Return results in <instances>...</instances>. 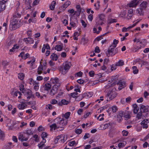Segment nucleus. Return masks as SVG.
<instances>
[{
  "label": "nucleus",
  "mask_w": 149,
  "mask_h": 149,
  "mask_svg": "<svg viewBox=\"0 0 149 149\" xmlns=\"http://www.w3.org/2000/svg\"><path fill=\"white\" fill-rule=\"evenodd\" d=\"M54 123L49 125L51 130H55L59 127H62L67 124V120L63 118L58 117L54 120Z\"/></svg>",
  "instance_id": "obj_1"
},
{
  "label": "nucleus",
  "mask_w": 149,
  "mask_h": 149,
  "mask_svg": "<svg viewBox=\"0 0 149 149\" xmlns=\"http://www.w3.org/2000/svg\"><path fill=\"white\" fill-rule=\"evenodd\" d=\"M21 14L18 12L15 13L13 15V18L10 20V23L9 25V28L10 30H15L19 26V24L18 23V18L21 17Z\"/></svg>",
  "instance_id": "obj_2"
},
{
  "label": "nucleus",
  "mask_w": 149,
  "mask_h": 149,
  "mask_svg": "<svg viewBox=\"0 0 149 149\" xmlns=\"http://www.w3.org/2000/svg\"><path fill=\"white\" fill-rule=\"evenodd\" d=\"M123 117L126 120L129 119L131 117L130 112L127 110L124 111H120L118 112L117 115V120L119 121H121Z\"/></svg>",
  "instance_id": "obj_3"
},
{
  "label": "nucleus",
  "mask_w": 149,
  "mask_h": 149,
  "mask_svg": "<svg viewBox=\"0 0 149 149\" xmlns=\"http://www.w3.org/2000/svg\"><path fill=\"white\" fill-rule=\"evenodd\" d=\"M71 65V63L70 62L66 61L64 62L63 65L60 68V71L63 74H65L70 68Z\"/></svg>",
  "instance_id": "obj_4"
},
{
  "label": "nucleus",
  "mask_w": 149,
  "mask_h": 149,
  "mask_svg": "<svg viewBox=\"0 0 149 149\" xmlns=\"http://www.w3.org/2000/svg\"><path fill=\"white\" fill-rule=\"evenodd\" d=\"M67 136L64 134H62L56 137L54 142L56 143L58 142L64 143L67 140Z\"/></svg>",
  "instance_id": "obj_5"
},
{
  "label": "nucleus",
  "mask_w": 149,
  "mask_h": 149,
  "mask_svg": "<svg viewBox=\"0 0 149 149\" xmlns=\"http://www.w3.org/2000/svg\"><path fill=\"white\" fill-rule=\"evenodd\" d=\"M47 67L46 65H40L38 69V73L40 74L41 73L45 74L47 73L46 69Z\"/></svg>",
  "instance_id": "obj_6"
},
{
  "label": "nucleus",
  "mask_w": 149,
  "mask_h": 149,
  "mask_svg": "<svg viewBox=\"0 0 149 149\" xmlns=\"http://www.w3.org/2000/svg\"><path fill=\"white\" fill-rule=\"evenodd\" d=\"M141 2V0H133L127 4L130 7H136Z\"/></svg>",
  "instance_id": "obj_7"
},
{
  "label": "nucleus",
  "mask_w": 149,
  "mask_h": 149,
  "mask_svg": "<svg viewBox=\"0 0 149 149\" xmlns=\"http://www.w3.org/2000/svg\"><path fill=\"white\" fill-rule=\"evenodd\" d=\"M107 99L106 100L105 103H107L109 100H111L114 98L116 96V94L114 92H108L107 94Z\"/></svg>",
  "instance_id": "obj_8"
},
{
  "label": "nucleus",
  "mask_w": 149,
  "mask_h": 149,
  "mask_svg": "<svg viewBox=\"0 0 149 149\" xmlns=\"http://www.w3.org/2000/svg\"><path fill=\"white\" fill-rule=\"evenodd\" d=\"M50 83L52 84H54L53 86H60V83L59 82V79L56 77L52 78L50 80Z\"/></svg>",
  "instance_id": "obj_9"
},
{
  "label": "nucleus",
  "mask_w": 149,
  "mask_h": 149,
  "mask_svg": "<svg viewBox=\"0 0 149 149\" xmlns=\"http://www.w3.org/2000/svg\"><path fill=\"white\" fill-rule=\"evenodd\" d=\"M114 48L111 46L110 48L108 49V52L110 55H113L118 52L117 49H115Z\"/></svg>",
  "instance_id": "obj_10"
},
{
  "label": "nucleus",
  "mask_w": 149,
  "mask_h": 149,
  "mask_svg": "<svg viewBox=\"0 0 149 149\" xmlns=\"http://www.w3.org/2000/svg\"><path fill=\"white\" fill-rule=\"evenodd\" d=\"M24 93L25 96L26 97L27 99H29L32 95L31 91L29 89H26L25 90Z\"/></svg>",
  "instance_id": "obj_11"
},
{
  "label": "nucleus",
  "mask_w": 149,
  "mask_h": 149,
  "mask_svg": "<svg viewBox=\"0 0 149 149\" xmlns=\"http://www.w3.org/2000/svg\"><path fill=\"white\" fill-rule=\"evenodd\" d=\"M63 47V45L60 42H58L57 44L55 47V50L58 51H60L62 49Z\"/></svg>",
  "instance_id": "obj_12"
},
{
  "label": "nucleus",
  "mask_w": 149,
  "mask_h": 149,
  "mask_svg": "<svg viewBox=\"0 0 149 149\" xmlns=\"http://www.w3.org/2000/svg\"><path fill=\"white\" fill-rule=\"evenodd\" d=\"M148 120L147 119H145L141 122V124L143 128L146 129L148 127Z\"/></svg>",
  "instance_id": "obj_13"
},
{
  "label": "nucleus",
  "mask_w": 149,
  "mask_h": 149,
  "mask_svg": "<svg viewBox=\"0 0 149 149\" xmlns=\"http://www.w3.org/2000/svg\"><path fill=\"white\" fill-rule=\"evenodd\" d=\"M35 62L36 59L34 57H33L30 61L27 62V64L29 65L32 68H33L35 67Z\"/></svg>",
  "instance_id": "obj_14"
},
{
  "label": "nucleus",
  "mask_w": 149,
  "mask_h": 149,
  "mask_svg": "<svg viewBox=\"0 0 149 149\" xmlns=\"http://www.w3.org/2000/svg\"><path fill=\"white\" fill-rule=\"evenodd\" d=\"M20 102L21 103L18 104L17 106V107L19 109L23 110L26 108L27 105L25 102H22L21 101H20Z\"/></svg>",
  "instance_id": "obj_15"
},
{
  "label": "nucleus",
  "mask_w": 149,
  "mask_h": 149,
  "mask_svg": "<svg viewBox=\"0 0 149 149\" xmlns=\"http://www.w3.org/2000/svg\"><path fill=\"white\" fill-rule=\"evenodd\" d=\"M71 4V2L69 1H67L65 2L63 5L61 6L60 8L62 11H64L66 8L68 7Z\"/></svg>",
  "instance_id": "obj_16"
},
{
  "label": "nucleus",
  "mask_w": 149,
  "mask_h": 149,
  "mask_svg": "<svg viewBox=\"0 0 149 149\" xmlns=\"http://www.w3.org/2000/svg\"><path fill=\"white\" fill-rule=\"evenodd\" d=\"M19 47V46L17 44L14 45L12 49L9 50V54H11L14 53L16 51V50L18 49Z\"/></svg>",
  "instance_id": "obj_17"
},
{
  "label": "nucleus",
  "mask_w": 149,
  "mask_h": 149,
  "mask_svg": "<svg viewBox=\"0 0 149 149\" xmlns=\"http://www.w3.org/2000/svg\"><path fill=\"white\" fill-rule=\"evenodd\" d=\"M59 87H57V86H53L50 91V94L52 95L55 94L57 92L58 88Z\"/></svg>",
  "instance_id": "obj_18"
},
{
  "label": "nucleus",
  "mask_w": 149,
  "mask_h": 149,
  "mask_svg": "<svg viewBox=\"0 0 149 149\" xmlns=\"http://www.w3.org/2000/svg\"><path fill=\"white\" fill-rule=\"evenodd\" d=\"M148 108L149 106L148 105L145 106L142 105L140 107V109L141 111H143L144 113H146L148 112L149 111Z\"/></svg>",
  "instance_id": "obj_19"
},
{
  "label": "nucleus",
  "mask_w": 149,
  "mask_h": 149,
  "mask_svg": "<svg viewBox=\"0 0 149 149\" xmlns=\"http://www.w3.org/2000/svg\"><path fill=\"white\" fill-rule=\"evenodd\" d=\"M133 14V9L131 8L129 9L128 10V14L126 18L127 19H130Z\"/></svg>",
  "instance_id": "obj_20"
},
{
  "label": "nucleus",
  "mask_w": 149,
  "mask_h": 149,
  "mask_svg": "<svg viewBox=\"0 0 149 149\" xmlns=\"http://www.w3.org/2000/svg\"><path fill=\"white\" fill-rule=\"evenodd\" d=\"M18 139L19 140L22 141H26L28 140V138L27 137H25L24 136V134L22 133H20L19 134Z\"/></svg>",
  "instance_id": "obj_21"
},
{
  "label": "nucleus",
  "mask_w": 149,
  "mask_h": 149,
  "mask_svg": "<svg viewBox=\"0 0 149 149\" xmlns=\"http://www.w3.org/2000/svg\"><path fill=\"white\" fill-rule=\"evenodd\" d=\"M118 89L120 90L125 87L126 86L125 83L124 81H119L118 83Z\"/></svg>",
  "instance_id": "obj_22"
},
{
  "label": "nucleus",
  "mask_w": 149,
  "mask_h": 149,
  "mask_svg": "<svg viewBox=\"0 0 149 149\" xmlns=\"http://www.w3.org/2000/svg\"><path fill=\"white\" fill-rule=\"evenodd\" d=\"M26 44H33L34 42V40L32 38H25L23 40Z\"/></svg>",
  "instance_id": "obj_23"
},
{
  "label": "nucleus",
  "mask_w": 149,
  "mask_h": 149,
  "mask_svg": "<svg viewBox=\"0 0 149 149\" xmlns=\"http://www.w3.org/2000/svg\"><path fill=\"white\" fill-rule=\"evenodd\" d=\"M19 56H20L22 58L25 59L29 56V54L28 53L24 54V52H22L20 53Z\"/></svg>",
  "instance_id": "obj_24"
},
{
  "label": "nucleus",
  "mask_w": 149,
  "mask_h": 149,
  "mask_svg": "<svg viewBox=\"0 0 149 149\" xmlns=\"http://www.w3.org/2000/svg\"><path fill=\"white\" fill-rule=\"evenodd\" d=\"M133 108V113L134 114H136L139 110V108L137 107L136 104H134L132 105Z\"/></svg>",
  "instance_id": "obj_25"
},
{
  "label": "nucleus",
  "mask_w": 149,
  "mask_h": 149,
  "mask_svg": "<svg viewBox=\"0 0 149 149\" xmlns=\"http://www.w3.org/2000/svg\"><path fill=\"white\" fill-rule=\"evenodd\" d=\"M147 4V3L146 1H143L140 4L139 7L140 8L144 10L146 9Z\"/></svg>",
  "instance_id": "obj_26"
},
{
  "label": "nucleus",
  "mask_w": 149,
  "mask_h": 149,
  "mask_svg": "<svg viewBox=\"0 0 149 149\" xmlns=\"http://www.w3.org/2000/svg\"><path fill=\"white\" fill-rule=\"evenodd\" d=\"M93 95V93L92 92H88L84 93L83 94V96L86 97V98H90Z\"/></svg>",
  "instance_id": "obj_27"
},
{
  "label": "nucleus",
  "mask_w": 149,
  "mask_h": 149,
  "mask_svg": "<svg viewBox=\"0 0 149 149\" xmlns=\"http://www.w3.org/2000/svg\"><path fill=\"white\" fill-rule=\"evenodd\" d=\"M78 143L77 141H75L74 140L71 141L68 143V145L69 146H76Z\"/></svg>",
  "instance_id": "obj_28"
},
{
  "label": "nucleus",
  "mask_w": 149,
  "mask_h": 149,
  "mask_svg": "<svg viewBox=\"0 0 149 149\" xmlns=\"http://www.w3.org/2000/svg\"><path fill=\"white\" fill-rule=\"evenodd\" d=\"M50 48L49 45L48 44L44 45H43L42 48V52L44 53L45 52V50H49Z\"/></svg>",
  "instance_id": "obj_29"
},
{
  "label": "nucleus",
  "mask_w": 149,
  "mask_h": 149,
  "mask_svg": "<svg viewBox=\"0 0 149 149\" xmlns=\"http://www.w3.org/2000/svg\"><path fill=\"white\" fill-rule=\"evenodd\" d=\"M12 95H13L15 97H17L18 96V95H19L18 96V98H20L21 97V93L19 91H15L12 92Z\"/></svg>",
  "instance_id": "obj_30"
},
{
  "label": "nucleus",
  "mask_w": 149,
  "mask_h": 149,
  "mask_svg": "<svg viewBox=\"0 0 149 149\" xmlns=\"http://www.w3.org/2000/svg\"><path fill=\"white\" fill-rule=\"evenodd\" d=\"M46 142V140L45 139H43L42 141L38 145V146L40 149H41L45 143Z\"/></svg>",
  "instance_id": "obj_31"
},
{
  "label": "nucleus",
  "mask_w": 149,
  "mask_h": 149,
  "mask_svg": "<svg viewBox=\"0 0 149 149\" xmlns=\"http://www.w3.org/2000/svg\"><path fill=\"white\" fill-rule=\"evenodd\" d=\"M6 7L5 3H0V12L4 10Z\"/></svg>",
  "instance_id": "obj_32"
},
{
  "label": "nucleus",
  "mask_w": 149,
  "mask_h": 149,
  "mask_svg": "<svg viewBox=\"0 0 149 149\" xmlns=\"http://www.w3.org/2000/svg\"><path fill=\"white\" fill-rule=\"evenodd\" d=\"M76 8L77 10L76 12L78 13L77 14L79 16L81 12V8L80 6L79 5H77L76 6Z\"/></svg>",
  "instance_id": "obj_33"
},
{
  "label": "nucleus",
  "mask_w": 149,
  "mask_h": 149,
  "mask_svg": "<svg viewBox=\"0 0 149 149\" xmlns=\"http://www.w3.org/2000/svg\"><path fill=\"white\" fill-rule=\"evenodd\" d=\"M117 22V20L115 19L110 18H108L107 20V23L109 24L116 22Z\"/></svg>",
  "instance_id": "obj_34"
},
{
  "label": "nucleus",
  "mask_w": 149,
  "mask_h": 149,
  "mask_svg": "<svg viewBox=\"0 0 149 149\" xmlns=\"http://www.w3.org/2000/svg\"><path fill=\"white\" fill-rule=\"evenodd\" d=\"M61 104L60 103H59L58 104L60 106H61L62 104L67 105L69 103V102L68 101L66 100L65 99H63L61 100Z\"/></svg>",
  "instance_id": "obj_35"
},
{
  "label": "nucleus",
  "mask_w": 149,
  "mask_h": 149,
  "mask_svg": "<svg viewBox=\"0 0 149 149\" xmlns=\"http://www.w3.org/2000/svg\"><path fill=\"white\" fill-rule=\"evenodd\" d=\"M50 58L52 60L56 61L58 59V56L56 54L53 53L51 55Z\"/></svg>",
  "instance_id": "obj_36"
},
{
  "label": "nucleus",
  "mask_w": 149,
  "mask_h": 149,
  "mask_svg": "<svg viewBox=\"0 0 149 149\" xmlns=\"http://www.w3.org/2000/svg\"><path fill=\"white\" fill-rule=\"evenodd\" d=\"M51 84L49 83H46L45 84L44 87V89L45 90L48 91L51 88Z\"/></svg>",
  "instance_id": "obj_37"
},
{
  "label": "nucleus",
  "mask_w": 149,
  "mask_h": 149,
  "mask_svg": "<svg viewBox=\"0 0 149 149\" xmlns=\"http://www.w3.org/2000/svg\"><path fill=\"white\" fill-rule=\"evenodd\" d=\"M33 85L34 86V89L36 91H38L39 88V83L36 82Z\"/></svg>",
  "instance_id": "obj_38"
},
{
  "label": "nucleus",
  "mask_w": 149,
  "mask_h": 149,
  "mask_svg": "<svg viewBox=\"0 0 149 149\" xmlns=\"http://www.w3.org/2000/svg\"><path fill=\"white\" fill-rule=\"evenodd\" d=\"M71 113L70 112H67L65 113V114H63L62 115L63 117H64L66 119L65 120H66L70 116Z\"/></svg>",
  "instance_id": "obj_39"
},
{
  "label": "nucleus",
  "mask_w": 149,
  "mask_h": 149,
  "mask_svg": "<svg viewBox=\"0 0 149 149\" xmlns=\"http://www.w3.org/2000/svg\"><path fill=\"white\" fill-rule=\"evenodd\" d=\"M124 64V62L122 60H120L116 63V66H121Z\"/></svg>",
  "instance_id": "obj_40"
},
{
  "label": "nucleus",
  "mask_w": 149,
  "mask_h": 149,
  "mask_svg": "<svg viewBox=\"0 0 149 149\" xmlns=\"http://www.w3.org/2000/svg\"><path fill=\"white\" fill-rule=\"evenodd\" d=\"M11 144V143H8L2 149H10L12 147Z\"/></svg>",
  "instance_id": "obj_41"
},
{
  "label": "nucleus",
  "mask_w": 149,
  "mask_h": 149,
  "mask_svg": "<svg viewBox=\"0 0 149 149\" xmlns=\"http://www.w3.org/2000/svg\"><path fill=\"white\" fill-rule=\"evenodd\" d=\"M19 89L22 93H24L25 89L24 88V85L23 83H21L19 85Z\"/></svg>",
  "instance_id": "obj_42"
},
{
  "label": "nucleus",
  "mask_w": 149,
  "mask_h": 149,
  "mask_svg": "<svg viewBox=\"0 0 149 149\" xmlns=\"http://www.w3.org/2000/svg\"><path fill=\"white\" fill-rule=\"evenodd\" d=\"M24 74L22 73H20L18 74V77L20 80H22L24 79Z\"/></svg>",
  "instance_id": "obj_43"
},
{
  "label": "nucleus",
  "mask_w": 149,
  "mask_h": 149,
  "mask_svg": "<svg viewBox=\"0 0 149 149\" xmlns=\"http://www.w3.org/2000/svg\"><path fill=\"white\" fill-rule=\"evenodd\" d=\"M143 10L140 8L139 7V8H138L136 9V12L137 13L141 15L143 14Z\"/></svg>",
  "instance_id": "obj_44"
},
{
  "label": "nucleus",
  "mask_w": 149,
  "mask_h": 149,
  "mask_svg": "<svg viewBox=\"0 0 149 149\" xmlns=\"http://www.w3.org/2000/svg\"><path fill=\"white\" fill-rule=\"evenodd\" d=\"M126 144V142L125 141H123L122 142L118 144V147L120 148L124 147Z\"/></svg>",
  "instance_id": "obj_45"
},
{
  "label": "nucleus",
  "mask_w": 149,
  "mask_h": 149,
  "mask_svg": "<svg viewBox=\"0 0 149 149\" xmlns=\"http://www.w3.org/2000/svg\"><path fill=\"white\" fill-rule=\"evenodd\" d=\"M55 4V1H52L50 6V8L51 9V10H53L54 9Z\"/></svg>",
  "instance_id": "obj_46"
},
{
  "label": "nucleus",
  "mask_w": 149,
  "mask_h": 149,
  "mask_svg": "<svg viewBox=\"0 0 149 149\" xmlns=\"http://www.w3.org/2000/svg\"><path fill=\"white\" fill-rule=\"evenodd\" d=\"M132 70H133V73L134 74H136L138 72V70L137 68L135 66H133L132 67Z\"/></svg>",
  "instance_id": "obj_47"
},
{
  "label": "nucleus",
  "mask_w": 149,
  "mask_h": 149,
  "mask_svg": "<svg viewBox=\"0 0 149 149\" xmlns=\"http://www.w3.org/2000/svg\"><path fill=\"white\" fill-rule=\"evenodd\" d=\"M36 82V81H34L31 78L29 79L28 80V83L30 85H33Z\"/></svg>",
  "instance_id": "obj_48"
},
{
  "label": "nucleus",
  "mask_w": 149,
  "mask_h": 149,
  "mask_svg": "<svg viewBox=\"0 0 149 149\" xmlns=\"http://www.w3.org/2000/svg\"><path fill=\"white\" fill-rule=\"evenodd\" d=\"M110 109H111L112 112L113 113L116 112L118 110L117 107L116 106H113Z\"/></svg>",
  "instance_id": "obj_49"
},
{
  "label": "nucleus",
  "mask_w": 149,
  "mask_h": 149,
  "mask_svg": "<svg viewBox=\"0 0 149 149\" xmlns=\"http://www.w3.org/2000/svg\"><path fill=\"white\" fill-rule=\"evenodd\" d=\"M149 93L146 91L144 92L143 93V96L146 99H148L149 98Z\"/></svg>",
  "instance_id": "obj_50"
},
{
  "label": "nucleus",
  "mask_w": 149,
  "mask_h": 149,
  "mask_svg": "<svg viewBox=\"0 0 149 149\" xmlns=\"http://www.w3.org/2000/svg\"><path fill=\"white\" fill-rule=\"evenodd\" d=\"M68 12L70 14H73V15L75 14L76 11H75L73 9H69L68 10Z\"/></svg>",
  "instance_id": "obj_51"
},
{
  "label": "nucleus",
  "mask_w": 149,
  "mask_h": 149,
  "mask_svg": "<svg viewBox=\"0 0 149 149\" xmlns=\"http://www.w3.org/2000/svg\"><path fill=\"white\" fill-rule=\"evenodd\" d=\"M118 43V41L115 39L113 40L112 45L111 46H112L113 47H115L116 46L117 44Z\"/></svg>",
  "instance_id": "obj_52"
},
{
  "label": "nucleus",
  "mask_w": 149,
  "mask_h": 149,
  "mask_svg": "<svg viewBox=\"0 0 149 149\" xmlns=\"http://www.w3.org/2000/svg\"><path fill=\"white\" fill-rule=\"evenodd\" d=\"M88 41V39L85 38H83L81 39V42L83 44H85Z\"/></svg>",
  "instance_id": "obj_53"
},
{
  "label": "nucleus",
  "mask_w": 149,
  "mask_h": 149,
  "mask_svg": "<svg viewBox=\"0 0 149 149\" xmlns=\"http://www.w3.org/2000/svg\"><path fill=\"white\" fill-rule=\"evenodd\" d=\"M47 133L46 132H43L41 134L42 138L43 139H45V138L47 137Z\"/></svg>",
  "instance_id": "obj_54"
},
{
  "label": "nucleus",
  "mask_w": 149,
  "mask_h": 149,
  "mask_svg": "<svg viewBox=\"0 0 149 149\" xmlns=\"http://www.w3.org/2000/svg\"><path fill=\"white\" fill-rule=\"evenodd\" d=\"M83 112V109H79L77 111V113L79 115H81Z\"/></svg>",
  "instance_id": "obj_55"
},
{
  "label": "nucleus",
  "mask_w": 149,
  "mask_h": 149,
  "mask_svg": "<svg viewBox=\"0 0 149 149\" xmlns=\"http://www.w3.org/2000/svg\"><path fill=\"white\" fill-rule=\"evenodd\" d=\"M142 127L140 125H137L135 129L136 130L137 132H140L142 130Z\"/></svg>",
  "instance_id": "obj_56"
},
{
  "label": "nucleus",
  "mask_w": 149,
  "mask_h": 149,
  "mask_svg": "<svg viewBox=\"0 0 149 149\" xmlns=\"http://www.w3.org/2000/svg\"><path fill=\"white\" fill-rule=\"evenodd\" d=\"M74 91L76 92H79L80 93L81 91L80 90V88H79L78 86H76L74 87Z\"/></svg>",
  "instance_id": "obj_57"
},
{
  "label": "nucleus",
  "mask_w": 149,
  "mask_h": 149,
  "mask_svg": "<svg viewBox=\"0 0 149 149\" xmlns=\"http://www.w3.org/2000/svg\"><path fill=\"white\" fill-rule=\"evenodd\" d=\"M104 97L103 96H101L100 97L99 99H97V100H96L95 102H98V103H100L101 101H102L104 100Z\"/></svg>",
  "instance_id": "obj_58"
},
{
  "label": "nucleus",
  "mask_w": 149,
  "mask_h": 149,
  "mask_svg": "<svg viewBox=\"0 0 149 149\" xmlns=\"http://www.w3.org/2000/svg\"><path fill=\"white\" fill-rule=\"evenodd\" d=\"M143 65H145L146 66V68L148 70H149V66L148 65V63L147 62H143L142 64Z\"/></svg>",
  "instance_id": "obj_59"
},
{
  "label": "nucleus",
  "mask_w": 149,
  "mask_h": 149,
  "mask_svg": "<svg viewBox=\"0 0 149 149\" xmlns=\"http://www.w3.org/2000/svg\"><path fill=\"white\" fill-rule=\"evenodd\" d=\"M129 29H130L129 28V27L127 28L124 27L122 29V32H125L128 31Z\"/></svg>",
  "instance_id": "obj_60"
},
{
  "label": "nucleus",
  "mask_w": 149,
  "mask_h": 149,
  "mask_svg": "<svg viewBox=\"0 0 149 149\" xmlns=\"http://www.w3.org/2000/svg\"><path fill=\"white\" fill-rule=\"evenodd\" d=\"M110 125V123H107L103 125V128L104 129H105L108 128Z\"/></svg>",
  "instance_id": "obj_61"
},
{
  "label": "nucleus",
  "mask_w": 149,
  "mask_h": 149,
  "mask_svg": "<svg viewBox=\"0 0 149 149\" xmlns=\"http://www.w3.org/2000/svg\"><path fill=\"white\" fill-rule=\"evenodd\" d=\"M33 138L34 139L35 141L36 142H38L39 140V137L38 135L35 134L33 135Z\"/></svg>",
  "instance_id": "obj_62"
},
{
  "label": "nucleus",
  "mask_w": 149,
  "mask_h": 149,
  "mask_svg": "<svg viewBox=\"0 0 149 149\" xmlns=\"http://www.w3.org/2000/svg\"><path fill=\"white\" fill-rule=\"evenodd\" d=\"M81 23L82 25L84 28L86 27L87 26L86 23L82 20H81Z\"/></svg>",
  "instance_id": "obj_63"
},
{
  "label": "nucleus",
  "mask_w": 149,
  "mask_h": 149,
  "mask_svg": "<svg viewBox=\"0 0 149 149\" xmlns=\"http://www.w3.org/2000/svg\"><path fill=\"white\" fill-rule=\"evenodd\" d=\"M46 108L47 109H49L50 110H52V105L50 104H49L46 106Z\"/></svg>",
  "instance_id": "obj_64"
}]
</instances>
